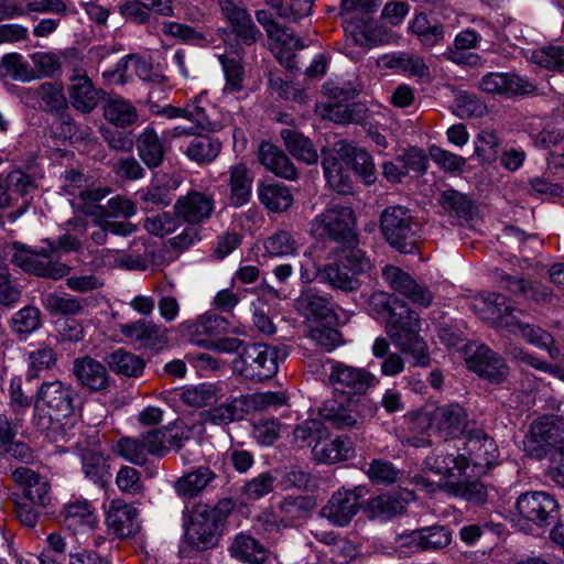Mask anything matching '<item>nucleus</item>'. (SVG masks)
I'll return each instance as SVG.
<instances>
[{
    "instance_id": "obj_62",
    "label": "nucleus",
    "mask_w": 564,
    "mask_h": 564,
    "mask_svg": "<svg viewBox=\"0 0 564 564\" xmlns=\"http://www.w3.org/2000/svg\"><path fill=\"white\" fill-rule=\"evenodd\" d=\"M367 475L373 484L388 486L397 482L400 479L402 471L391 462L378 458L373 459L369 464Z\"/></svg>"
},
{
    "instance_id": "obj_16",
    "label": "nucleus",
    "mask_w": 564,
    "mask_h": 564,
    "mask_svg": "<svg viewBox=\"0 0 564 564\" xmlns=\"http://www.w3.org/2000/svg\"><path fill=\"white\" fill-rule=\"evenodd\" d=\"M69 80L70 105L84 115L90 113L106 97L105 90L95 87L83 67H74Z\"/></svg>"
},
{
    "instance_id": "obj_50",
    "label": "nucleus",
    "mask_w": 564,
    "mask_h": 564,
    "mask_svg": "<svg viewBox=\"0 0 564 564\" xmlns=\"http://www.w3.org/2000/svg\"><path fill=\"white\" fill-rule=\"evenodd\" d=\"M221 397V389L214 383H202L185 388L180 400L191 408H204L215 404Z\"/></svg>"
},
{
    "instance_id": "obj_15",
    "label": "nucleus",
    "mask_w": 564,
    "mask_h": 564,
    "mask_svg": "<svg viewBox=\"0 0 564 564\" xmlns=\"http://www.w3.org/2000/svg\"><path fill=\"white\" fill-rule=\"evenodd\" d=\"M223 486V478L209 466H196L174 482L175 492L185 499H194Z\"/></svg>"
},
{
    "instance_id": "obj_19",
    "label": "nucleus",
    "mask_w": 564,
    "mask_h": 564,
    "mask_svg": "<svg viewBox=\"0 0 564 564\" xmlns=\"http://www.w3.org/2000/svg\"><path fill=\"white\" fill-rule=\"evenodd\" d=\"M382 276L391 289L404 295L413 303L424 307L431 304L433 296L429 289L416 283L409 273L400 268L386 265L382 270Z\"/></svg>"
},
{
    "instance_id": "obj_7",
    "label": "nucleus",
    "mask_w": 564,
    "mask_h": 564,
    "mask_svg": "<svg viewBox=\"0 0 564 564\" xmlns=\"http://www.w3.org/2000/svg\"><path fill=\"white\" fill-rule=\"evenodd\" d=\"M380 229L387 242L397 251H416L420 225L408 208L390 206L383 209L380 215Z\"/></svg>"
},
{
    "instance_id": "obj_55",
    "label": "nucleus",
    "mask_w": 564,
    "mask_h": 564,
    "mask_svg": "<svg viewBox=\"0 0 564 564\" xmlns=\"http://www.w3.org/2000/svg\"><path fill=\"white\" fill-rule=\"evenodd\" d=\"M446 490L455 497L463 498L477 505H482L487 500V488L478 477H474V479L447 482Z\"/></svg>"
},
{
    "instance_id": "obj_13",
    "label": "nucleus",
    "mask_w": 564,
    "mask_h": 564,
    "mask_svg": "<svg viewBox=\"0 0 564 564\" xmlns=\"http://www.w3.org/2000/svg\"><path fill=\"white\" fill-rule=\"evenodd\" d=\"M364 487L335 491L319 510V517L335 527H347L360 510L359 500L364 497Z\"/></svg>"
},
{
    "instance_id": "obj_53",
    "label": "nucleus",
    "mask_w": 564,
    "mask_h": 564,
    "mask_svg": "<svg viewBox=\"0 0 564 564\" xmlns=\"http://www.w3.org/2000/svg\"><path fill=\"white\" fill-rule=\"evenodd\" d=\"M252 178L243 164H237L230 169V204L234 207L246 205L251 195Z\"/></svg>"
},
{
    "instance_id": "obj_63",
    "label": "nucleus",
    "mask_w": 564,
    "mask_h": 564,
    "mask_svg": "<svg viewBox=\"0 0 564 564\" xmlns=\"http://www.w3.org/2000/svg\"><path fill=\"white\" fill-rule=\"evenodd\" d=\"M296 241L288 230H279L264 241L265 252L272 257H284L295 253Z\"/></svg>"
},
{
    "instance_id": "obj_36",
    "label": "nucleus",
    "mask_w": 564,
    "mask_h": 564,
    "mask_svg": "<svg viewBox=\"0 0 564 564\" xmlns=\"http://www.w3.org/2000/svg\"><path fill=\"white\" fill-rule=\"evenodd\" d=\"M259 162L279 177L296 180L297 170L283 150L271 142L262 141L258 150Z\"/></svg>"
},
{
    "instance_id": "obj_57",
    "label": "nucleus",
    "mask_w": 564,
    "mask_h": 564,
    "mask_svg": "<svg viewBox=\"0 0 564 564\" xmlns=\"http://www.w3.org/2000/svg\"><path fill=\"white\" fill-rule=\"evenodd\" d=\"M57 362V356L55 351L48 347L43 346L33 350L28 356V371L25 379L28 382H32L41 377V372L44 370L52 369Z\"/></svg>"
},
{
    "instance_id": "obj_60",
    "label": "nucleus",
    "mask_w": 564,
    "mask_h": 564,
    "mask_svg": "<svg viewBox=\"0 0 564 564\" xmlns=\"http://www.w3.org/2000/svg\"><path fill=\"white\" fill-rule=\"evenodd\" d=\"M43 305L51 314L77 315L83 305L77 297L48 293L43 297Z\"/></svg>"
},
{
    "instance_id": "obj_40",
    "label": "nucleus",
    "mask_w": 564,
    "mask_h": 564,
    "mask_svg": "<svg viewBox=\"0 0 564 564\" xmlns=\"http://www.w3.org/2000/svg\"><path fill=\"white\" fill-rule=\"evenodd\" d=\"M145 10H151L165 17L173 14L171 0H131L119 7V12L122 17L140 24L148 22L150 19Z\"/></svg>"
},
{
    "instance_id": "obj_48",
    "label": "nucleus",
    "mask_w": 564,
    "mask_h": 564,
    "mask_svg": "<svg viewBox=\"0 0 564 564\" xmlns=\"http://www.w3.org/2000/svg\"><path fill=\"white\" fill-rule=\"evenodd\" d=\"M64 524L72 530H93L97 524V517L87 500H77L65 506Z\"/></svg>"
},
{
    "instance_id": "obj_52",
    "label": "nucleus",
    "mask_w": 564,
    "mask_h": 564,
    "mask_svg": "<svg viewBox=\"0 0 564 564\" xmlns=\"http://www.w3.org/2000/svg\"><path fill=\"white\" fill-rule=\"evenodd\" d=\"M82 469L85 477L100 488H105L110 479L107 458L95 451H86L82 454Z\"/></svg>"
},
{
    "instance_id": "obj_41",
    "label": "nucleus",
    "mask_w": 564,
    "mask_h": 564,
    "mask_svg": "<svg viewBox=\"0 0 564 564\" xmlns=\"http://www.w3.org/2000/svg\"><path fill=\"white\" fill-rule=\"evenodd\" d=\"M137 152L149 169L160 166L166 153V147L153 128H147L137 138Z\"/></svg>"
},
{
    "instance_id": "obj_43",
    "label": "nucleus",
    "mask_w": 564,
    "mask_h": 564,
    "mask_svg": "<svg viewBox=\"0 0 564 564\" xmlns=\"http://www.w3.org/2000/svg\"><path fill=\"white\" fill-rule=\"evenodd\" d=\"M105 362L116 375L127 378L140 377L145 368L143 358L123 348H119L105 357Z\"/></svg>"
},
{
    "instance_id": "obj_29",
    "label": "nucleus",
    "mask_w": 564,
    "mask_h": 564,
    "mask_svg": "<svg viewBox=\"0 0 564 564\" xmlns=\"http://www.w3.org/2000/svg\"><path fill=\"white\" fill-rule=\"evenodd\" d=\"M322 166L329 188L340 195L354 193V183L350 173L344 167L343 160L335 150H322Z\"/></svg>"
},
{
    "instance_id": "obj_11",
    "label": "nucleus",
    "mask_w": 564,
    "mask_h": 564,
    "mask_svg": "<svg viewBox=\"0 0 564 564\" xmlns=\"http://www.w3.org/2000/svg\"><path fill=\"white\" fill-rule=\"evenodd\" d=\"M466 449L469 455L470 474L468 477H480L497 463L499 452L492 437L484 430L471 429L466 432Z\"/></svg>"
},
{
    "instance_id": "obj_5",
    "label": "nucleus",
    "mask_w": 564,
    "mask_h": 564,
    "mask_svg": "<svg viewBox=\"0 0 564 564\" xmlns=\"http://www.w3.org/2000/svg\"><path fill=\"white\" fill-rule=\"evenodd\" d=\"M356 218L351 207L333 205L317 215L310 224L311 235L322 242H336L356 248Z\"/></svg>"
},
{
    "instance_id": "obj_47",
    "label": "nucleus",
    "mask_w": 564,
    "mask_h": 564,
    "mask_svg": "<svg viewBox=\"0 0 564 564\" xmlns=\"http://www.w3.org/2000/svg\"><path fill=\"white\" fill-rule=\"evenodd\" d=\"M260 202L270 212H284L293 204L290 188L280 183H262L258 188Z\"/></svg>"
},
{
    "instance_id": "obj_42",
    "label": "nucleus",
    "mask_w": 564,
    "mask_h": 564,
    "mask_svg": "<svg viewBox=\"0 0 564 564\" xmlns=\"http://www.w3.org/2000/svg\"><path fill=\"white\" fill-rule=\"evenodd\" d=\"M438 203L452 217L471 220L477 215L475 202L466 194L454 188H448L440 194Z\"/></svg>"
},
{
    "instance_id": "obj_18",
    "label": "nucleus",
    "mask_w": 564,
    "mask_h": 564,
    "mask_svg": "<svg viewBox=\"0 0 564 564\" xmlns=\"http://www.w3.org/2000/svg\"><path fill=\"white\" fill-rule=\"evenodd\" d=\"M558 436V427L551 416L535 420L523 440L524 451L530 457L541 459L546 456Z\"/></svg>"
},
{
    "instance_id": "obj_10",
    "label": "nucleus",
    "mask_w": 564,
    "mask_h": 564,
    "mask_svg": "<svg viewBox=\"0 0 564 564\" xmlns=\"http://www.w3.org/2000/svg\"><path fill=\"white\" fill-rule=\"evenodd\" d=\"M465 360L469 370L490 383L499 384L508 378L509 366L506 360L487 345H467Z\"/></svg>"
},
{
    "instance_id": "obj_17",
    "label": "nucleus",
    "mask_w": 564,
    "mask_h": 564,
    "mask_svg": "<svg viewBox=\"0 0 564 564\" xmlns=\"http://www.w3.org/2000/svg\"><path fill=\"white\" fill-rule=\"evenodd\" d=\"M508 302L502 294L489 293L476 299L473 307L481 319L487 321L496 328L511 330L510 322L517 316L516 312H522L512 307Z\"/></svg>"
},
{
    "instance_id": "obj_35",
    "label": "nucleus",
    "mask_w": 564,
    "mask_h": 564,
    "mask_svg": "<svg viewBox=\"0 0 564 564\" xmlns=\"http://www.w3.org/2000/svg\"><path fill=\"white\" fill-rule=\"evenodd\" d=\"M137 509L119 501H112L106 517L108 531L118 536L127 538L139 530Z\"/></svg>"
},
{
    "instance_id": "obj_51",
    "label": "nucleus",
    "mask_w": 564,
    "mask_h": 564,
    "mask_svg": "<svg viewBox=\"0 0 564 564\" xmlns=\"http://www.w3.org/2000/svg\"><path fill=\"white\" fill-rule=\"evenodd\" d=\"M383 65L388 68H395L410 76L420 78L429 76V67L421 56L405 52L387 54L382 57Z\"/></svg>"
},
{
    "instance_id": "obj_58",
    "label": "nucleus",
    "mask_w": 564,
    "mask_h": 564,
    "mask_svg": "<svg viewBox=\"0 0 564 564\" xmlns=\"http://www.w3.org/2000/svg\"><path fill=\"white\" fill-rule=\"evenodd\" d=\"M531 61L549 70L564 73V46H543L532 52Z\"/></svg>"
},
{
    "instance_id": "obj_27",
    "label": "nucleus",
    "mask_w": 564,
    "mask_h": 564,
    "mask_svg": "<svg viewBox=\"0 0 564 564\" xmlns=\"http://www.w3.org/2000/svg\"><path fill=\"white\" fill-rule=\"evenodd\" d=\"M250 411V395L230 398L219 405L205 410L200 413L204 423L214 425H228L232 422L243 420Z\"/></svg>"
},
{
    "instance_id": "obj_46",
    "label": "nucleus",
    "mask_w": 564,
    "mask_h": 564,
    "mask_svg": "<svg viewBox=\"0 0 564 564\" xmlns=\"http://www.w3.org/2000/svg\"><path fill=\"white\" fill-rule=\"evenodd\" d=\"M33 66L19 53H8L0 58V78L31 82L36 78Z\"/></svg>"
},
{
    "instance_id": "obj_22",
    "label": "nucleus",
    "mask_w": 564,
    "mask_h": 564,
    "mask_svg": "<svg viewBox=\"0 0 564 564\" xmlns=\"http://www.w3.org/2000/svg\"><path fill=\"white\" fill-rule=\"evenodd\" d=\"M35 96L43 102L41 109L45 112H54L62 116L63 132L69 137L76 133V126L73 119L65 115L68 109L63 85L58 83L46 82L41 84L35 90Z\"/></svg>"
},
{
    "instance_id": "obj_45",
    "label": "nucleus",
    "mask_w": 564,
    "mask_h": 564,
    "mask_svg": "<svg viewBox=\"0 0 564 564\" xmlns=\"http://www.w3.org/2000/svg\"><path fill=\"white\" fill-rule=\"evenodd\" d=\"M221 142L207 134H197L189 141L184 153L197 164H208L220 153Z\"/></svg>"
},
{
    "instance_id": "obj_54",
    "label": "nucleus",
    "mask_w": 564,
    "mask_h": 564,
    "mask_svg": "<svg viewBox=\"0 0 564 564\" xmlns=\"http://www.w3.org/2000/svg\"><path fill=\"white\" fill-rule=\"evenodd\" d=\"M105 118L119 128H127L138 119L137 109L121 98L109 99L105 106Z\"/></svg>"
},
{
    "instance_id": "obj_3",
    "label": "nucleus",
    "mask_w": 564,
    "mask_h": 564,
    "mask_svg": "<svg viewBox=\"0 0 564 564\" xmlns=\"http://www.w3.org/2000/svg\"><path fill=\"white\" fill-rule=\"evenodd\" d=\"M288 356L289 349L285 345L248 343L241 355L231 361V370L246 380L262 382L278 373L279 362L284 361Z\"/></svg>"
},
{
    "instance_id": "obj_14",
    "label": "nucleus",
    "mask_w": 564,
    "mask_h": 564,
    "mask_svg": "<svg viewBox=\"0 0 564 564\" xmlns=\"http://www.w3.org/2000/svg\"><path fill=\"white\" fill-rule=\"evenodd\" d=\"M395 540L400 547L412 552L438 551L451 544L452 531L445 525L434 524L399 534Z\"/></svg>"
},
{
    "instance_id": "obj_49",
    "label": "nucleus",
    "mask_w": 564,
    "mask_h": 564,
    "mask_svg": "<svg viewBox=\"0 0 564 564\" xmlns=\"http://www.w3.org/2000/svg\"><path fill=\"white\" fill-rule=\"evenodd\" d=\"M231 556L250 564H262L267 550L250 535L238 534L229 547Z\"/></svg>"
},
{
    "instance_id": "obj_25",
    "label": "nucleus",
    "mask_w": 564,
    "mask_h": 564,
    "mask_svg": "<svg viewBox=\"0 0 564 564\" xmlns=\"http://www.w3.org/2000/svg\"><path fill=\"white\" fill-rule=\"evenodd\" d=\"M35 180L21 170L0 174V209H8L36 189Z\"/></svg>"
},
{
    "instance_id": "obj_2",
    "label": "nucleus",
    "mask_w": 564,
    "mask_h": 564,
    "mask_svg": "<svg viewBox=\"0 0 564 564\" xmlns=\"http://www.w3.org/2000/svg\"><path fill=\"white\" fill-rule=\"evenodd\" d=\"M384 330L402 352L411 355L414 366L429 367L431 357L425 340L420 336L421 318L405 303H397L384 321Z\"/></svg>"
},
{
    "instance_id": "obj_32",
    "label": "nucleus",
    "mask_w": 564,
    "mask_h": 564,
    "mask_svg": "<svg viewBox=\"0 0 564 564\" xmlns=\"http://www.w3.org/2000/svg\"><path fill=\"white\" fill-rule=\"evenodd\" d=\"M423 469L430 470L436 475L449 478L456 475L468 476L469 462L463 454L447 453L436 449L425 457Z\"/></svg>"
},
{
    "instance_id": "obj_31",
    "label": "nucleus",
    "mask_w": 564,
    "mask_h": 564,
    "mask_svg": "<svg viewBox=\"0 0 564 564\" xmlns=\"http://www.w3.org/2000/svg\"><path fill=\"white\" fill-rule=\"evenodd\" d=\"M479 40L480 36L476 31L464 30L456 35L453 45L448 46L443 55L457 65L482 66V58L478 54L469 52V50L476 47Z\"/></svg>"
},
{
    "instance_id": "obj_8",
    "label": "nucleus",
    "mask_w": 564,
    "mask_h": 564,
    "mask_svg": "<svg viewBox=\"0 0 564 564\" xmlns=\"http://www.w3.org/2000/svg\"><path fill=\"white\" fill-rule=\"evenodd\" d=\"M12 249L14 252L11 256V262L25 273L59 280L70 272L69 265L52 259L53 253L48 247L37 250L15 241L12 243Z\"/></svg>"
},
{
    "instance_id": "obj_44",
    "label": "nucleus",
    "mask_w": 564,
    "mask_h": 564,
    "mask_svg": "<svg viewBox=\"0 0 564 564\" xmlns=\"http://www.w3.org/2000/svg\"><path fill=\"white\" fill-rule=\"evenodd\" d=\"M281 138L289 152L297 160L306 164H315L318 153L313 142L303 133L292 129H283Z\"/></svg>"
},
{
    "instance_id": "obj_34",
    "label": "nucleus",
    "mask_w": 564,
    "mask_h": 564,
    "mask_svg": "<svg viewBox=\"0 0 564 564\" xmlns=\"http://www.w3.org/2000/svg\"><path fill=\"white\" fill-rule=\"evenodd\" d=\"M334 150L345 164L350 165L355 173L359 175L366 184H372L376 181L375 164L368 152L352 147L346 141L336 142Z\"/></svg>"
},
{
    "instance_id": "obj_37",
    "label": "nucleus",
    "mask_w": 564,
    "mask_h": 564,
    "mask_svg": "<svg viewBox=\"0 0 564 564\" xmlns=\"http://www.w3.org/2000/svg\"><path fill=\"white\" fill-rule=\"evenodd\" d=\"M312 454L315 460L323 464H336L354 457L355 449L348 438H328V433L313 445Z\"/></svg>"
},
{
    "instance_id": "obj_20",
    "label": "nucleus",
    "mask_w": 564,
    "mask_h": 564,
    "mask_svg": "<svg viewBox=\"0 0 564 564\" xmlns=\"http://www.w3.org/2000/svg\"><path fill=\"white\" fill-rule=\"evenodd\" d=\"M70 372L79 386L91 392L105 391L110 384L105 365L89 356L74 359Z\"/></svg>"
},
{
    "instance_id": "obj_26",
    "label": "nucleus",
    "mask_w": 564,
    "mask_h": 564,
    "mask_svg": "<svg viewBox=\"0 0 564 564\" xmlns=\"http://www.w3.org/2000/svg\"><path fill=\"white\" fill-rule=\"evenodd\" d=\"M413 497L408 490L382 494L368 500L365 512L370 519L390 520L404 513Z\"/></svg>"
},
{
    "instance_id": "obj_61",
    "label": "nucleus",
    "mask_w": 564,
    "mask_h": 564,
    "mask_svg": "<svg viewBox=\"0 0 564 564\" xmlns=\"http://www.w3.org/2000/svg\"><path fill=\"white\" fill-rule=\"evenodd\" d=\"M500 148V138L490 130H482L475 141V154L484 163L495 162L499 155Z\"/></svg>"
},
{
    "instance_id": "obj_28",
    "label": "nucleus",
    "mask_w": 564,
    "mask_h": 564,
    "mask_svg": "<svg viewBox=\"0 0 564 564\" xmlns=\"http://www.w3.org/2000/svg\"><path fill=\"white\" fill-rule=\"evenodd\" d=\"M318 413L325 422L338 430L355 427L361 420L355 404L347 398L345 400L336 398L326 400L318 409Z\"/></svg>"
},
{
    "instance_id": "obj_9",
    "label": "nucleus",
    "mask_w": 564,
    "mask_h": 564,
    "mask_svg": "<svg viewBox=\"0 0 564 564\" xmlns=\"http://www.w3.org/2000/svg\"><path fill=\"white\" fill-rule=\"evenodd\" d=\"M77 392L61 380L46 381L36 392V408L46 412L51 420L61 421L75 411Z\"/></svg>"
},
{
    "instance_id": "obj_23",
    "label": "nucleus",
    "mask_w": 564,
    "mask_h": 564,
    "mask_svg": "<svg viewBox=\"0 0 564 564\" xmlns=\"http://www.w3.org/2000/svg\"><path fill=\"white\" fill-rule=\"evenodd\" d=\"M174 215L189 225H198L212 216L214 199L205 193L191 191L174 204Z\"/></svg>"
},
{
    "instance_id": "obj_1",
    "label": "nucleus",
    "mask_w": 564,
    "mask_h": 564,
    "mask_svg": "<svg viewBox=\"0 0 564 564\" xmlns=\"http://www.w3.org/2000/svg\"><path fill=\"white\" fill-rule=\"evenodd\" d=\"M234 507V501L228 498L219 500L213 507L202 501L195 502L188 509V520L185 524V538L188 545L197 551L216 546L224 523Z\"/></svg>"
},
{
    "instance_id": "obj_56",
    "label": "nucleus",
    "mask_w": 564,
    "mask_h": 564,
    "mask_svg": "<svg viewBox=\"0 0 564 564\" xmlns=\"http://www.w3.org/2000/svg\"><path fill=\"white\" fill-rule=\"evenodd\" d=\"M315 498L308 496H289L279 505V509L290 520L303 521L316 509Z\"/></svg>"
},
{
    "instance_id": "obj_4",
    "label": "nucleus",
    "mask_w": 564,
    "mask_h": 564,
    "mask_svg": "<svg viewBox=\"0 0 564 564\" xmlns=\"http://www.w3.org/2000/svg\"><path fill=\"white\" fill-rule=\"evenodd\" d=\"M371 269V261L359 248H345L338 259L318 268L315 276L334 290L355 292L360 289L359 276Z\"/></svg>"
},
{
    "instance_id": "obj_24",
    "label": "nucleus",
    "mask_w": 564,
    "mask_h": 564,
    "mask_svg": "<svg viewBox=\"0 0 564 564\" xmlns=\"http://www.w3.org/2000/svg\"><path fill=\"white\" fill-rule=\"evenodd\" d=\"M430 422L431 427L445 440L456 438L467 432V414L459 404L436 408L431 414Z\"/></svg>"
},
{
    "instance_id": "obj_59",
    "label": "nucleus",
    "mask_w": 564,
    "mask_h": 564,
    "mask_svg": "<svg viewBox=\"0 0 564 564\" xmlns=\"http://www.w3.org/2000/svg\"><path fill=\"white\" fill-rule=\"evenodd\" d=\"M117 453L135 465H144L148 460V451L141 435L139 437H121L117 442Z\"/></svg>"
},
{
    "instance_id": "obj_39",
    "label": "nucleus",
    "mask_w": 564,
    "mask_h": 564,
    "mask_svg": "<svg viewBox=\"0 0 564 564\" xmlns=\"http://www.w3.org/2000/svg\"><path fill=\"white\" fill-rule=\"evenodd\" d=\"M295 308L301 315L316 319H328L335 316L330 299L312 288L301 292L295 300Z\"/></svg>"
},
{
    "instance_id": "obj_30",
    "label": "nucleus",
    "mask_w": 564,
    "mask_h": 564,
    "mask_svg": "<svg viewBox=\"0 0 564 564\" xmlns=\"http://www.w3.org/2000/svg\"><path fill=\"white\" fill-rule=\"evenodd\" d=\"M120 332L127 339L143 348L160 349L166 343L165 330L144 319L123 324Z\"/></svg>"
},
{
    "instance_id": "obj_38",
    "label": "nucleus",
    "mask_w": 564,
    "mask_h": 564,
    "mask_svg": "<svg viewBox=\"0 0 564 564\" xmlns=\"http://www.w3.org/2000/svg\"><path fill=\"white\" fill-rule=\"evenodd\" d=\"M206 100V93H202L196 96L191 102H188L185 107H174L166 106L163 109V113L170 118H186L195 123L196 128L205 131H216L219 128V123L213 121L206 109L203 106V102Z\"/></svg>"
},
{
    "instance_id": "obj_64",
    "label": "nucleus",
    "mask_w": 564,
    "mask_h": 564,
    "mask_svg": "<svg viewBox=\"0 0 564 564\" xmlns=\"http://www.w3.org/2000/svg\"><path fill=\"white\" fill-rule=\"evenodd\" d=\"M41 326V312L34 306H25L11 318V328L18 334H31Z\"/></svg>"
},
{
    "instance_id": "obj_6",
    "label": "nucleus",
    "mask_w": 564,
    "mask_h": 564,
    "mask_svg": "<svg viewBox=\"0 0 564 564\" xmlns=\"http://www.w3.org/2000/svg\"><path fill=\"white\" fill-rule=\"evenodd\" d=\"M516 510L522 529L542 534L560 520V505L555 497L545 491H527L516 500Z\"/></svg>"
},
{
    "instance_id": "obj_33",
    "label": "nucleus",
    "mask_w": 564,
    "mask_h": 564,
    "mask_svg": "<svg viewBox=\"0 0 564 564\" xmlns=\"http://www.w3.org/2000/svg\"><path fill=\"white\" fill-rule=\"evenodd\" d=\"M180 186V181L174 175H163L145 191L139 192V198L144 210L166 207L174 199V193Z\"/></svg>"
},
{
    "instance_id": "obj_21",
    "label": "nucleus",
    "mask_w": 564,
    "mask_h": 564,
    "mask_svg": "<svg viewBox=\"0 0 564 564\" xmlns=\"http://www.w3.org/2000/svg\"><path fill=\"white\" fill-rule=\"evenodd\" d=\"M12 478L29 502L44 509L51 503V485L45 477L31 468L18 467L12 471Z\"/></svg>"
},
{
    "instance_id": "obj_12",
    "label": "nucleus",
    "mask_w": 564,
    "mask_h": 564,
    "mask_svg": "<svg viewBox=\"0 0 564 564\" xmlns=\"http://www.w3.org/2000/svg\"><path fill=\"white\" fill-rule=\"evenodd\" d=\"M334 392L352 400L362 395L373 384L375 377L369 371L343 362H334L328 376Z\"/></svg>"
}]
</instances>
